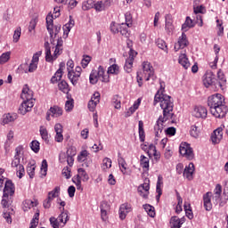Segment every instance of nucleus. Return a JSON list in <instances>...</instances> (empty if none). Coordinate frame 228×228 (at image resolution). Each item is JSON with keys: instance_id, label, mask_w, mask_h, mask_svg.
Listing matches in <instances>:
<instances>
[{"instance_id": "09e8293b", "label": "nucleus", "mask_w": 228, "mask_h": 228, "mask_svg": "<svg viewBox=\"0 0 228 228\" xmlns=\"http://www.w3.org/2000/svg\"><path fill=\"white\" fill-rule=\"evenodd\" d=\"M134 61H132L131 59H126L124 66V70L127 72V74L131 73L133 71V63Z\"/></svg>"}, {"instance_id": "a19ab883", "label": "nucleus", "mask_w": 228, "mask_h": 228, "mask_svg": "<svg viewBox=\"0 0 228 228\" xmlns=\"http://www.w3.org/2000/svg\"><path fill=\"white\" fill-rule=\"evenodd\" d=\"M37 168V166L35 165V163H29L27 166V174L29 176L30 179H33V177H35V170Z\"/></svg>"}, {"instance_id": "69168bd1", "label": "nucleus", "mask_w": 228, "mask_h": 228, "mask_svg": "<svg viewBox=\"0 0 228 228\" xmlns=\"http://www.w3.org/2000/svg\"><path fill=\"white\" fill-rule=\"evenodd\" d=\"M47 160L44 159L41 164V175H47Z\"/></svg>"}, {"instance_id": "72a5a7b5", "label": "nucleus", "mask_w": 228, "mask_h": 228, "mask_svg": "<svg viewBox=\"0 0 228 228\" xmlns=\"http://www.w3.org/2000/svg\"><path fill=\"white\" fill-rule=\"evenodd\" d=\"M92 8H95L94 0H86L82 3V10L84 12H88V10H92Z\"/></svg>"}, {"instance_id": "79ce46f5", "label": "nucleus", "mask_w": 228, "mask_h": 228, "mask_svg": "<svg viewBox=\"0 0 228 228\" xmlns=\"http://www.w3.org/2000/svg\"><path fill=\"white\" fill-rule=\"evenodd\" d=\"M143 209L151 218H154L156 216V211L154 209V207L151 206L150 204L143 205Z\"/></svg>"}, {"instance_id": "f3484780", "label": "nucleus", "mask_w": 228, "mask_h": 228, "mask_svg": "<svg viewBox=\"0 0 228 228\" xmlns=\"http://www.w3.org/2000/svg\"><path fill=\"white\" fill-rule=\"evenodd\" d=\"M216 78H215V74L211 71H208L203 77V85L206 88H209V86L216 85Z\"/></svg>"}, {"instance_id": "f03ea898", "label": "nucleus", "mask_w": 228, "mask_h": 228, "mask_svg": "<svg viewBox=\"0 0 228 228\" xmlns=\"http://www.w3.org/2000/svg\"><path fill=\"white\" fill-rule=\"evenodd\" d=\"M208 106L211 115L216 118H224L227 115L228 108L225 105V98L220 94H215L208 97Z\"/></svg>"}, {"instance_id": "b1692460", "label": "nucleus", "mask_w": 228, "mask_h": 228, "mask_svg": "<svg viewBox=\"0 0 228 228\" xmlns=\"http://www.w3.org/2000/svg\"><path fill=\"white\" fill-rule=\"evenodd\" d=\"M131 211H132L131 205L127 203L122 204L119 208L120 220H126V216H127V214L131 213Z\"/></svg>"}, {"instance_id": "c756f323", "label": "nucleus", "mask_w": 228, "mask_h": 228, "mask_svg": "<svg viewBox=\"0 0 228 228\" xmlns=\"http://www.w3.org/2000/svg\"><path fill=\"white\" fill-rule=\"evenodd\" d=\"M165 29L168 35L174 31V21L172 20V17L170 15L166 16Z\"/></svg>"}, {"instance_id": "c9c22d12", "label": "nucleus", "mask_w": 228, "mask_h": 228, "mask_svg": "<svg viewBox=\"0 0 228 228\" xmlns=\"http://www.w3.org/2000/svg\"><path fill=\"white\" fill-rule=\"evenodd\" d=\"M193 26H195L193 24V20L190 18V16H187L185 22L182 25V29L183 31H188V29H190V28H193Z\"/></svg>"}, {"instance_id": "7c9ffc66", "label": "nucleus", "mask_w": 228, "mask_h": 228, "mask_svg": "<svg viewBox=\"0 0 228 228\" xmlns=\"http://www.w3.org/2000/svg\"><path fill=\"white\" fill-rule=\"evenodd\" d=\"M146 152L149 158H152V156H154L156 160L159 159V154H158V151L156 150V146L154 144L151 143Z\"/></svg>"}, {"instance_id": "412c9836", "label": "nucleus", "mask_w": 228, "mask_h": 228, "mask_svg": "<svg viewBox=\"0 0 228 228\" xmlns=\"http://www.w3.org/2000/svg\"><path fill=\"white\" fill-rule=\"evenodd\" d=\"M213 197V193L208 191L203 195V207L206 211H211L213 209V203H211V199Z\"/></svg>"}, {"instance_id": "5701e85b", "label": "nucleus", "mask_w": 228, "mask_h": 228, "mask_svg": "<svg viewBox=\"0 0 228 228\" xmlns=\"http://www.w3.org/2000/svg\"><path fill=\"white\" fill-rule=\"evenodd\" d=\"M55 134V142L58 143H61L63 142V126L61 124L57 123L54 126Z\"/></svg>"}, {"instance_id": "0eeeda50", "label": "nucleus", "mask_w": 228, "mask_h": 228, "mask_svg": "<svg viewBox=\"0 0 228 228\" xmlns=\"http://www.w3.org/2000/svg\"><path fill=\"white\" fill-rule=\"evenodd\" d=\"M24 156V152L22 150V146H18L15 149V155L12 161L11 167L12 168H17L19 167H22V164H20V159Z\"/></svg>"}, {"instance_id": "774afa93", "label": "nucleus", "mask_w": 228, "mask_h": 228, "mask_svg": "<svg viewBox=\"0 0 228 228\" xmlns=\"http://www.w3.org/2000/svg\"><path fill=\"white\" fill-rule=\"evenodd\" d=\"M194 13L196 15H199V13H206V7H204L203 5H198L196 7L193 8Z\"/></svg>"}, {"instance_id": "37998d69", "label": "nucleus", "mask_w": 228, "mask_h": 228, "mask_svg": "<svg viewBox=\"0 0 228 228\" xmlns=\"http://www.w3.org/2000/svg\"><path fill=\"white\" fill-rule=\"evenodd\" d=\"M60 31H61V25H56L53 28V33L50 34L52 43L54 42V38L58 37V34L60 33Z\"/></svg>"}, {"instance_id": "bb28decb", "label": "nucleus", "mask_w": 228, "mask_h": 228, "mask_svg": "<svg viewBox=\"0 0 228 228\" xmlns=\"http://www.w3.org/2000/svg\"><path fill=\"white\" fill-rule=\"evenodd\" d=\"M227 83V78H225V75L222 69L217 71V85L224 90V86H225Z\"/></svg>"}, {"instance_id": "ea45409f", "label": "nucleus", "mask_w": 228, "mask_h": 228, "mask_svg": "<svg viewBox=\"0 0 228 228\" xmlns=\"http://www.w3.org/2000/svg\"><path fill=\"white\" fill-rule=\"evenodd\" d=\"M156 44L159 49H162L164 53H167L168 54V46L167 45V43L163 39H157Z\"/></svg>"}, {"instance_id": "c85d7f7f", "label": "nucleus", "mask_w": 228, "mask_h": 228, "mask_svg": "<svg viewBox=\"0 0 228 228\" xmlns=\"http://www.w3.org/2000/svg\"><path fill=\"white\" fill-rule=\"evenodd\" d=\"M162 184H163V177L159 176L157 186H156V192L158 193V195L156 196L157 202H159V199H161V195H163V191L161 190Z\"/></svg>"}, {"instance_id": "6e6552de", "label": "nucleus", "mask_w": 228, "mask_h": 228, "mask_svg": "<svg viewBox=\"0 0 228 228\" xmlns=\"http://www.w3.org/2000/svg\"><path fill=\"white\" fill-rule=\"evenodd\" d=\"M142 71L145 81H150L151 78L154 77V68L151 62L147 61L142 62Z\"/></svg>"}, {"instance_id": "aec40b11", "label": "nucleus", "mask_w": 228, "mask_h": 228, "mask_svg": "<svg viewBox=\"0 0 228 228\" xmlns=\"http://www.w3.org/2000/svg\"><path fill=\"white\" fill-rule=\"evenodd\" d=\"M202 133V123L197 122L191 126L190 134L192 138H199Z\"/></svg>"}, {"instance_id": "603ef678", "label": "nucleus", "mask_w": 228, "mask_h": 228, "mask_svg": "<svg viewBox=\"0 0 228 228\" xmlns=\"http://www.w3.org/2000/svg\"><path fill=\"white\" fill-rule=\"evenodd\" d=\"M112 102L114 104V108L116 110H120L122 108V103H121V98L118 95H115L112 99Z\"/></svg>"}, {"instance_id": "e2e57ef3", "label": "nucleus", "mask_w": 228, "mask_h": 228, "mask_svg": "<svg viewBox=\"0 0 228 228\" xmlns=\"http://www.w3.org/2000/svg\"><path fill=\"white\" fill-rule=\"evenodd\" d=\"M86 158H88V151L86 150L82 151L77 156V161H79V163H83V161H86Z\"/></svg>"}, {"instance_id": "1a4fd4ad", "label": "nucleus", "mask_w": 228, "mask_h": 228, "mask_svg": "<svg viewBox=\"0 0 228 228\" xmlns=\"http://www.w3.org/2000/svg\"><path fill=\"white\" fill-rule=\"evenodd\" d=\"M192 117L196 118H208V109L202 105L194 107L192 110Z\"/></svg>"}, {"instance_id": "2f4dec72", "label": "nucleus", "mask_w": 228, "mask_h": 228, "mask_svg": "<svg viewBox=\"0 0 228 228\" xmlns=\"http://www.w3.org/2000/svg\"><path fill=\"white\" fill-rule=\"evenodd\" d=\"M53 19H54L53 15L48 14L46 16V29L49 35H53V28L54 27L53 20Z\"/></svg>"}, {"instance_id": "a211bd4d", "label": "nucleus", "mask_w": 228, "mask_h": 228, "mask_svg": "<svg viewBox=\"0 0 228 228\" xmlns=\"http://www.w3.org/2000/svg\"><path fill=\"white\" fill-rule=\"evenodd\" d=\"M224 138V132L222 127H219L211 134L210 140L214 145H216V143H220L221 140Z\"/></svg>"}, {"instance_id": "9d476101", "label": "nucleus", "mask_w": 228, "mask_h": 228, "mask_svg": "<svg viewBox=\"0 0 228 228\" xmlns=\"http://www.w3.org/2000/svg\"><path fill=\"white\" fill-rule=\"evenodd\" d=\"M63 53V48H61L59 46H55L53 54L52 55L51 50L47 51V56H45V61L48 63H53V61H56L58 60V56H60Z\"/></svg>"}, {"instance_id": "20e7f679", "label": "nucleus", "mask_w": 228, "mask_h": 228, "mask_svg": "<svg viewBox=\"0 0 228 228\" xmlns=\"http://www.w3.org/2000/svg\"><path fill=\"white\" fill-rule=\"evenodd\" d=\"M179 152L181 156L186 158V159L191 160L195 157L193 154V149L191 146L187 142H182L180 144Z\"/></svg>"}, {"instance_id": "7ed1b4c3", "label": "nucleus", "mask_w": 228, "mask_h": 228, "mask_svg": "<svg viewBox=\"0 0 228 228\" xmlns=\"http://www.w3.org/2000/svg\"><path fill=\"white\" fill-rule=\"evenodd\" d=\"M89 81L91 85H97L98 81H102V83H110V76L106 75L102 66H99L98 70H92L89 76Z\"/></svg>"}, {"instance_id": "13d9d810", "label": "nucleus", "mask_w": 228, "mask_h": 228, "mask_svg": "<svg viewBox=\"0 0 228 228\" xmlns=\"http://www.w3.org/2000/svg\"><path fill=\"white\" fill-rule=\"evenodd\" d=\"M15 168H16L15 171L17 174V177H19V179H22L26 175V170L24 169V166L22 165Z\"/></svg>"}, {"instance_id": "473e14b6", "label": "nucleus", "mask_w": 228, "mask_h": 228, "mask_svg": "<svg viewBox=\"0 0 228 228\" xmlns=\"http://www.w3.org/2000/svg\"><path fill=\"white\" fill-rule=\"evenodd\" d=\"M37 204L38 203L37 201H33L31 200H26L23 201L22 209H23V211H29V209H31V208L37 207Z\"/></svg>"}, {"instance_id": "423d86ee", "label": "nucleus", "mask_w": 228, "mask_h": 228, "mask_svg": "<svg viewBox=\"0 0 228 228\" xmlns=\"http://www.w3.org/2000/svg\"><path fill=\"white\" fill-rule=\"evenodd\" d=\"M149 190H151V180L145 178L144 183L138 186L137 191L142 199H149Z\"/></svg>"}, {"instance_id": "8fccbe9b", "label": "nucleus", "mask_w": 228, "mask_h": 228, "mask_svg": "<svg viewBox=\"0 0 228 228\" xmlns=\"http://www.w3.org/2000/svg\"><path fill=\"white\" fill-rule=\"evenodd\" d=\"M120 72L118 65L117 64H112L108 68L107 74H113L115 76L118 75Z\"/></svg>"}, {"instance_id": "ddd939ff", "label": "nucleus", "mask_w": 228, "mask_h": 228, "mask_svg": "<svg viewBox=\"0 0 228 228\" xmlns=\"http://www.w3.org/2000/svg\"><path fill=\"white\" fill-rule=\"evenodd\" d=\"M190 42L188 41V37L184 32L182 33V37H179L177 43L175 45V51L177 53L179 49H184V47H188Z\"/></svg>"}, {"instance_id": "4c0bfd02", "label": "nucleus", "mask_w": 228, "mask_h": 228, "mask_svg": "<svg viewBox=\"0 0 228 228\" xmlns=\"http://www.w3.org/2000/svg\"><path fill=\"white\" fill-rule=\"evenodd\" d=\"M111 159L106 157L102 159V170H103V172H106V170H110V168L111 167Z\"/></svg>"}, {"instance_id": "a18cd8bd", "label": "nucleus", "mask_w": 228, "mask_h": 228, "mask_svg": "<svg viewBox=\"0 0 228 228\" xmlns=\"http://www.w3.org/2000/svg\"><path fill=\"white\" fill-rule=\"evenodd\" d=\"M39 133L44 142H49V132H47V128H45V126H40Z\"/></svg>"}, {"instance_id": "c03bdc74", "label": "nucleus", "mask_w": 228, "mask_h": 228, "mask_svg": "<svg viewBox=\"0 0 228 228\" xmlns=\"http://www.w3.org/2000/svg\"><path fill=\"white\" fill-rule=\"evenodd\" d=\"M56 219L59 224L65 225L69 220V215L66 212H61Z\"/></svg>"}, {"instance_id": "2eb2a0df", "label": "nucleus", "mask_w": 228, "mask_h": 228, "mask_svg": "<svg viewBox=\"0 0 228 228\" xmlns=\"http://www.w3.org/2000/svg\"><path fill=\"white\" fill-rule=\"evenodd\" d=\"M101 102V94L99 92H95L91 100L88 102V110L91 111H95V108H97V104Z\"/></svg>"}, {"instance_id": "680f3d73", "label": "nucleus", "mask_w": 228, "mask_h": 228, "mask_svg": "<svg viewBox=\"0 0 228 228\" xmlns=\"http://www.w3.org/2000/svg\"><path fill=\"white\" fill-rule=\"evenodd\" d=\"M12 55L11 52H6L2 53V55L0 56V63H6L9 60H10V56Z\"/></svg>"}, {"instance_id": "3c124183", "label": "nucleus", "mask_w": 228, "mask_h": 228, "mask_svg": "<svg viewBox=\"0 0 228 228\" xmlns=\"http://www.w3.org/2000/svg\"><path fill=\"white\" fill-rule=\"evenodd\" d=\"M78 179H82V181L86 182L90 177H88V174H86V171L83 168L78 169V175L77 176Z\"/></svg>"}, {"instance_id": "052dcab7", "label": "nucleus", "mask_w": 228, "mask_h": 228, "mask_svg": "<svg viewBox=\"0 0 228 228\" xmlns=\"http://www.w3.org/2000/svg\"><path fill=\"white\" fill-rule=\"evenodd\" d=\"M20 35H22V29L20 28V27H18L14 30V34H13V42H14V44H17V42H19V40L20 39Z\"/></svg>"}, {"instance_id": "de8ad7c7", "label": "nucleus", "mask_w": 228, "mask_h": 228, "mask_svg": "<svg viewBox=\"0 0 228 228\" xmlns=\"http://www.w3.org/2000/svg\"><path fill=\"white\" fill-rule=\"evenodd\" d=\"M63 77V71L61 70V69H59L54 76L52 77L51 78V82L52 83H58V81H60L61 79V77Z\"/></svg>"}, {"instance_id": "6e6d98bb", "label": "nucleus", "mask_w": 228, "mask_h": 228, "mask_svg": "<svg viewBox=\"0 0 228 228\" xmlns=\"http://www.w3.org/2000/svg\"><path fill=\"white\" fill-rule=\"evenodd\" d=\"M125 24H126L127 28H131V26H133V15L130 12L125 13Z\"/></svg>"}, {"instance_id": "f8f14e48", "label": "nucleus", "mask_w": 228, "mask_h": 228, "mask_svg": "<svg viewBox=\"0 0 228 228\" xmlns=\"http://www.w3.org/2000/svg\"><path fill=\"white\" fill-rule=\"evenodd\" d=\"M83 69L81 67L77 66L75 69V71H69V74H68L69 79L71 81L72 85L76 86L77 85V81H79V77H81V71Z\"/></svg>"}, {"instance_id": "39448f33", "label": "nucleus", "mask_w": 228, "mask_h": 228, "mask_svg": "<svg viewBox=\"0 0 228 228\" xmlns=\"http://www.w3.org/2000/svg\"><path fill=\"white\" fill-rule=\"evenodd\" d=\"M60 190H61L60 186H56L53 191L48 192V197L43 202V206L45 209H49V208H51V204H53V200H54L56 197L60 196Z\"/></svg>"}, {"instance_id": "4468645a", "label": "nucleus", "mask_w": 228, "mask_h": 228, "mask_svg": "<svg viewBox=\"0 0 228 228\" xmlns=\"http://www.w3.org/2000/svg\"><path fill=\"white\" fill-rule=\"evenodd\" d=\"M34 106H35V102H27L23 100V102H21L19 108L20 115H26V113H29V111L33 110Z\"/></svg>"}, {"instance_id": "9b49d317", "label": "nucleus", "mask_w": 228, "mask_h": 228, "mask_svg": "<svg viewBox=\"0 0 228 228\" xmlns=\"http://www.w3.org/2000/svg\"><path fill=\"white\" fill-rule=\"evenodd\" d=\"M61 115H63V109L55 105L51 107L46 112V120H51V117H53V118H58V117H61Z\"/></svg>"}, {"instance_id": "4be33fe9", "label": "nucleus", "mask_w": 228, "mask_h": 228, "mask_svg": "<svg viewBox=\"0 0 228 228\" xmlns=\"http://www.w3.org/2000/svg\"><path fill=\"white\" fill-rule=\"evenodd\" d=\"M111 6V0L98 1L94 4L95 12H104Z\"/></svg>"}, {"instance_id": "cd10ccee", "label": "nucleus", "mask_w": 228, "mask_h": 228, "mask_svg": "<svg viewBox=\"0 0 228 228\" xmlns=\"http://www.w3.org/2000/svg\"><path fill=\"white\" fill-rule=\"evenodd\" d=\"M140 104H142V99H137L132 107L129 108L128 111L126 112L125 117L127 118L128 117H131L138 108H140Z\"/></svg>"}, {"instance_id": "393cba45", "label": "nucleus", "mask_w": 228, "mask_h": 228, "mask_svg": "<svg viewBox=\"0 0 228 228\" xmlns=\"http://www.w3.org/2000/svg\"><path fill=\"white\" fill-rule=\"evenodd\" d=\"M193 172H195V166L193 163H190L183 170V177L188 179V181H191L193 179Z\"/></svg>"}, {"instance_id": "58836bf2", "label": "nucleus", "mask_w": 228, "mask_h": 228, "mask_svg": "<svg viewBox=\"0 0 228 228\" xmlns=\"http://www.w3.org/2000/svg\"><path fill=\"white\" fill-rule=\"evenodd\" d=\"M58 88L59 90H61V92H62L63 94H69V92H70V89L69 88V84L67 83V81L61 80L59 84H58Z\"/></svg>"}, {"instance_id": "e433bc0d", "label": "nucleus", "mask_w": 228, "mask_h": 228, "mask_svg": "<svg viewBox=\"0 0 228 228\" xmlns=\"http://www.w3.org/2000/svg\"><path fill=\"white\" fill-rule=\"evenodd\" d=\"M139 140L140 142H145V130L143 129V121H139L138 124Z\"/></svg>"}, {"instance_id": "338daca9", "label": "nucleus", "mask_w": 228, "mask_h": 228, "mask_svg": "<svg viewBox=\"0 0 228 228\" xmlns=\"http://www.w3.org/2000/svg\"><path fill=\"white\" fill-rule=\"evenodd\" d=\"M37 69H38V61H34V59H32L28 66V72H35Z\"/></svg>"}, {"instance_id": "f704fd0d", "label": "nucleus", "mask_w": 228, "mask_h": 228, "mask_svg": "<svg viewBox=\"0 0 228 228\" xmlns=\"http://www.w3.org/2000/svg\"><path fill=\"white\" fill-rule=\"evenodd\" d=\"M118 163L122 174L126 175L127 170V163L126 162V159H124L122 157H118Z\"/></svg>"}, {"instance_id": "49530a36", "label": "nucleus", "mask_w": 228, "mask_h": 228, "mask_svg": "<svg viewBox=\"0 0 228 228\" xmlns=\"http://www.w3.org/2000/svg\"><path fill=\"white\" fill-rule=\"evenodd\" d=\"M140 165L144 170H149V158L145 157V155H141Z\"/></svg>"}, {"instance_id": "f257e3e1", "label": "nucleus", "mask_w": 228, "mask_h": 228, "mask_svg": "<svg viewBox=\"0 0 228 228\" xmlns=\"http://www.w3.org/2000/svg\"><path fill=\"white\" fill-rule=\"evenodd\" d=\"M160 102V108L163 110V117L160 116L154 126V133L156 138H161L163 134V128L165 127V122L170 120L174 117V101L170 95L159 94V91L155 94L154 104Z\"/></svg>"}, {"instance_id": "0e129e2a", "label": "nucleus", "mask_w": 228, "mask_h": 228, "mask_svg": "<svg viewBox=\"0 0 228 228\" xmlns=\"http://www.w3.org/2000/svg\"><path fill=\"white\" fill-rule=\"evenodd\" d=\"M110 29L111 33H114V35H115V34L118 33V31L120 29V25H118L115 21H112L110 23Z\"/></svg>"}, {"instance_id": "6ab92c4d", "label": "nucleus", "mask_w": 228, "mask_h": 228, "mask_svg": "<svg viewBox=\"0 0 228 228\" xmlns=\"http://www.w3.org/2000/svg\"><path fill=\"white\" fill-rule=\"evenodd\" d=\"M15 193V185L11 180H7L4 188V197H12Z\"/></svg>"}, {"instance_id": "bf43d9fd", "label": "nucleus", "mask_w": 228, "mask_h": 228, "mask_svg": "<svg viewBox=\"0 0 228 228\" xmlns=\"http://www.w3.org/2000/svg\"><path fill=\"white\" fill-rule=\"evenodd\" d=\"M15 120H17V115L13 114H7L4 118V124H10V122H14Z\"/></svg>"}, {"instance_id": "dca6fc26", "label": "nucleus", "mask_w": 228, "mask_h": 228, "mask_svg": "<svg viewBox=\"0 0 228 228\" xmlns=\"http://www.w3.org/2000/svg\"><path fill=\"white\" fill-rule=\"evenodd\" d=\"M20 98L22 99V101L35 102V99H33V92L31 91V89H29L28 85L23 86Z\"/></svg>"}, {"instance_id": "a878e982", "label": "nucleus", "mask_w": 228, "mask_h": 228, "mask_svg": "<svg viewBox=\"0 0 228 228\" xmlns=\"http://www.w3.org/2000/svg\"><path fill=\"white\" fill-rule=\"evenodd\" d=\"M178 63L182 65V67H183V69H190V61L188 60V56L184 53H182L179 55Z\"/></svg>"}, {"instance_id": "864d4df0", "label": "nucleus", "mask_w": 228, "mask_h": 228, "mask_svg": "<svg viewBox=\"0 0 228 228\" xmlns=\"http://www.w3.org/2000/svg\"><path fill=\"white\" fill-rule=\"evenodd\" d=\"M30 149L35 152L36 154L40 151V142L37 140L32 141L30 142Z\"/></svg>"}, {"instance_id": "4d7b16f0", "label": "nucleus", "mask_w": 228, "mask_h": 228, "mask_svg": "<svg viewBox=\"0 0 228 228\" xmlns=\"http://www.w3.org/2000/svg\"><path fill=\"white\" fill-rule=\"evenodd\" d=\"M65 110L66 111H72V110H74V99L69 98L68 96V101H66L65 103Z\"/></svg>"}, {"instance_id": "5fc2aeb1", "label": "nucleus", "mask_w": 228, "mask_h": 228, "mask_svg": "<svg viewBox=\"0 0 228 228\" xmlns=\"http://www.w3.org/2000/svg\"><path fill=\"white\" fill-rule=\"evenodd\" d=\"M170 224L172 225V228H181V226L183 225L179 222V217H177L175 216L171 217Z\"/></svg>"}]
</instances>
